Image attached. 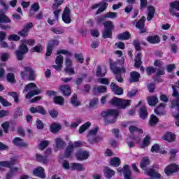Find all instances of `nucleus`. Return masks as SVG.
<instances>
[{
	"instance_id": "1",
	"label": "nucleus",
	"mask_w": 179,
	"mask_h": 179,
	"mask_svg": "<svg viewBox=\"0 0 179 179\" xmlns=\"http://www.w3.org/2000/svg\"><path fill=\"white\" fill-rule=\"evenodd\" d=\"M149 164H150L149 158H148V157L143 158L140 166H141V169L143 170L145 174H146V176H148L149 177H151V178H161L162 175L155 171L153 169L148 168Z\"/></svg>"
},
{
	"instance_id": "2",
	"label": "nucleus",
	"mask_w": 179,
	"mask_h": 179,
	"mask_svg": "<svg viewBox=\"0 0 179 179\" xmlns=\"http://www.w3.org/2000/svg\"><path fill=\"white\" fill-rule=\"evenodd\" d=\"M119 112L117 110L108 109L101 112V115L105 118L106 124H114L117 121Z\"/></svg>"
},
{
	"instance_id": "3",
	"label": "nucleus",
	"mask_w": 179,
	"mask_h": 179,
	"mask_svg": "<svg viewBox=\"0 0 179 179\" xmlns=\"http://www.w3.org/2000/svg\"><path fill=\"white\" fill-rule=\"evenodd\" d=\"M27 93L26 95V99H31L33 96H37L40 94V90L37 87V85L33 83L27 85L24 89V93Z\"/></svg>"
},
{
	"instance_id": "4",
	"label": "nucleus",
	"mask_w": 179,
	"mask_h": 179,
	"mask_svg": "<svg viewBox=\"0 0 179 179\" xmlns=\"http://www.w3.org/2000/svg\"><path fill=\"white\" fill-rule=\"evenodd\" d=\"M97 132H99V127H95L89 131L87 137L90 143H99L103 141V137L98 135Z\"/></svg>"
},
{
	"instance_id": "5",
	"label": "nucleus",
	"mask_w": 179,
	"mask_h": 179,
	"mask_svg": "<svg viewBox=\"0 0 179 179\" xmlns=\"http://www.w3.org/2000/svg\"><path fill=\"white\" fill-rule=\"evenodd\" d=\"M104 29L103 31V38H111L113 30H114V23L111 21H106L103 23Z\"/></svg>"
},
{
	"instance_id": "6",
	"label": "nucleus",
	"mask_w": 179,
	"mask_h": 179,
	"mask_svg": "<svg viewBox=\"0 0 179 179\" xmlns=\"http://www.w3.org/2000/svg\"><path fill=\"white\" fill-rule=\"evenodd\" d=\"M29 52V48L27 45H20L19 47V50L15 51V55L18 61H22L23 59V55Z\"/></svg>"
},
{
	"instance_id": "7",
	"label": "nucleus",
	"mask_w": 179,
	"mask_h": 179,
	"mask_svg": "<svg viewBox=\"0 0 179 179\" xmlns=\"http://www.w3.org/2000/svg\"><path fill=\"white\" fill-rule=\"evenodd\" d=\"M62 19L66 24H69V23L72 22V18L71 17V8L68 6L65 7L62 15Z\"/></svg>"
},
{
	"instance_id": "8",
	"label": "nucleus",
	"mask_w": 179,
	"mask_h": 179,
	"mask_svg": "<svg viewBox=\"0 0 179 179\" xmlns=\"http://www.w3.org/2000/svg\"><path fill=\"white\" fill-rule=\"evenodd\" d=\"M80 146H82V143L80 142L76 141L73 144L70 143L66 150L64 157H71L73 149H75V148H79Z\"/></svg>"
},
{
	"instance_id": "9",
	"label": "nucleus",
	"mask_w": 179,
	"mask_h": 179,
	"mask_svg": "<svg viewBox=\"0 0 179 179\" xmlns=\"http://www.w3.org/2000/svg\"><path fill=\"white\" fill-rule=\"evenodd\" d=\"M117 172L119 174H122L123 173L124 179H132L131 177V169L128 165H124L123 169L118 168Z\"/></svg>"
},
{
	"instance_id": "10",
	"label": "nucleus",
	"mask_w": 179,
	"mask_h": 179,
	"mask_svg": "<svg viewBox=\"0 0 179 179\" xmlns=\"http://www.w3.org/2000/svg\"><path fill=\"white\" fill-rule=\"evenodd\" d=\"M16 163H17V159L16 158H13L9 162H0V171H5V169L3 167H12V166H14Z\"/></svg>"
},
{
	"instance_id": "11",
	"label": "nucleus",
	"mask_w": 179,
	"mask_h": 179,
	"mask_svg": "<svg viewBox=\"0 0 179 179\" xmlns=\"http://www.w3.org/2000/svg\"><path fill=\"white\" fill-rule=\"evenodd\" d=\"M179 170V166L176 164H171L169 166H167L164 169V173L166 176H170L171 174H173V173H177Z\"/></svg>"
},
{
	"instance_id": "12",
	"label": "nucleus",
	"mask_w": 179,
	"mask_h": 179,
	"mask_svg": "<svg viewBox=\"0 0 179 179\" xmlns=\"http://www.w3.org/2000/svg\"><path fill=\"white\" fill-rule=\"evenodd\" d=\"M66 68L64 71L66 73L69 75H75V69L72 67V60L69 58H66L65 61Z\"/></svg>"
},
{
	"instance_id": "13",
	"label": "nucleus",
	"mask_w": 179,
	"mask_h": 179,
	"mask_svg": "<svg viewBox=\"0 0 179 179\" xmlns=\"http://www.w3.org/2000/svg\"><path fill=\"white\" fill-rule=\"evenodd\" d=\"M107 6H108V4L104 1H102L99 3H96L92 5V9H97V8H99L98 10L96 13V15H99V13H101V12H104V10L107 9Z\"/></svg>"
},
{
	"instance_id": "14",
	"label": "nucleus",
	"mask_w": 179,
	"mask_h": 179,
	"mask_svg": "<svg viewBox=\"0 0 179 179\" xmlns=\"http://www.w3.org/2000/svg\"><path fill=\"white\" fill-rule=\"evenodd\" d=\"M172 88L173 90L172 96H173V97H176V98L171 101V107L172 108L179 107V92L177 90L176 87L173 86Z\"/></svg>"
},
{
	"instance_id": "15",
	"label": "nucleus",
	"mask_w": 179,
	"mask_h": 179,
	"mask_svg": "<svg viewBox=\"0 0 179 179\" xmlns=\"http://www.w3.org/2000/svg\"><path fill=\"white\" fill-rule=\"evenodd\" d=\"M59 44V42L57 39L51 40L49 41L46 51L47 57H50V55H51L52 53V48H54V47H57Z\"/></svg>"
},
{
	"instance_id": "16",
	"label": "nucleus",
	"mask_w": 179,
	"mask_h": 179,
	"mask_svg": "<svg viewBox=\"0 0 179 179\" xmlns=\"http://www.w3.org/2000/svg\"><path fill=\"white\" fill-rule=\"evenodd\" d=\"M33 175L35 177H39V178L45 179L47 176L45 175V171L41 166H38L33 171Z\"/></svg>"
},
{
	"instance_id": "17",
	"label": "nucleus",
	"mask_w": 179,
	"mask_h": 179,
	"mask_svg": "<svg viewBox=\"0 0 179 179\" xmlns=\"http://www.w3.org/2000/svg\"><path fill=\"white\" fill-rule=\"evenodd\" d=\"M170 6L171 8H170L169 12L171 15H173L176 17H179V13H176V10H179V1H176L174 2L171 3Z\"/></svg>"
},
{
	"instance_id": "18",
	"label": "nucleus",
	"mask_w": 179,
	"mask_h": 179,
	"mask_svg": "<svg viewBox=\"0 0 179 179\" xmlns=\"http://www.w3.org/2000/svg\"><path fill=\"white\" fill-rule=\"evenodd\" d=\"M141 136H131L127 138L126 142L129 146V148H134L136 143H139L141 142Z\"/></svg>"
},
{
	"instance_id": "19",
	"label": "nucleus",
	"mask_w": 179,
	"mask_h": 179,
	"mask_svg": "<svg viewBox=\"0 0 179 179\" xmlns=\"http://www.w3.org/2000/svg\"><path fill=\"white\" fill-rule=\"evenodd\" d=\"M55 64L53 65V68L56 69V71H62V66L64 64V57L59 55L56 57Z\"/></svg>"
},
{
	"instance_id": "20",
	"label": "nucleus",
	"mask_w": 179,
	"mask_h": 179,
	"mask_svg": "<svg viewBox=\"0 0 179 179\" xmlns=\"http://www.w3.org/2000/svg\"><path fill=\"white\" fill-rule=\"evenodd\" d=\"M55 144L54 145V149L55 152H58V150H61V149H64L65 147V142L60 138H55Z\"/></svg>"
},
{
	"instance_id": "21",
	"label": "nucleus",
	"mask_w": 179,
	"mask_h": 179,
	"mask_svg": "<svg viewBox=\"0 0 179 179\" xmlns=\"http://www.w3.org/2000/svg\"><path fill=\"white\" fill-rule=\"evenodd\" d=\"M89 152L83 150H79L76 154V157L78 160H87V159H89Z\"/></svg>"
},
{
	"instance_id": "22",
	"label": "nucleus",
	"mask_w": 179,
	"mask_h": 179,
	"mask_svg": "<svg viewBox=\"0 0 179 179\" xmlns=\"http://www.w3.org/2000/svg\"><path fill=\"white\" fill-rule=\"evenodd\" d=\"M166 103H160L158 107H157L155 110V114L157 115H166Z\"/></svg>"
},
{
	"instance_id": "23",
	"label": "nucleus",
	"mask_w": 179,
	"mask_h": 179,
	"mask_svg": "<svg viewBox=\"0 0 179 179\" xmlns=\"http://www.w3.org/2000/svg\"><path fill=\"white\" fill-rule=\"evenodd\" d=\"M13 143L15 146H17L18 148H27L28 146V144L19 137H15L13 140Z\"/></svg>"
},
{
	"instance_id": "24",
	"label": "nucleus",
	"mask_w": 179,
	"mask_h": 179,
	"mask_svg": "<svg viewBox=\"0 0 179 179\" xmlns=\"http://www.w3.org/2000/svg\"><path fill=\"white\" fill-rule=\"evenodd\" d=\"M110 89L115 94H117V96H121V94H123L124 93V90L119 87L118 85H115V83H112L110 84Z\"/></svg>"
},
{
	"instance_id": "25",
	"label": "nucleus",
	"mask_w": 179,
	"mask_h": 179,
	"mask_svg": "<svg viewBox=\"0 0 179 179\" xmlns=\"http://www.w3.org/2000/svg\"><path fill=\"white\" fill-rule=\"evenodd\" d=\"M110 69H112L113 72L115 74L124 73L125 72L124 68L118 69V67L116 66L117 64L115 63L113 64L111 60H110Z\"/></svg>"
},
{
	"instance_id": "26",
	"label": "nucleus",
	"mask_w": 179,
	"mask_h": 179,
	"mask_svg": "<svg viewBox=\"0 0 179 179\" xmlns=\"http://www.w3.org/2000/svg\"><path fill=\"white\" fill-rule=\"evenodd\" d=\"M155 13H156V9L153 6H149L147 8V20L150 21L151 19H153V16H155Z\"/></svg>"
},
{
	"instance_id": "27",
	"label": "nucleus",
	"mask_w": 179,
	"mask_h": 179,
	"mask_svg": "<svg viewBox=\"0 0 179 179\" xmlns=\"http://www.w3.org/2000/svg\"><path fill=\"white\" fill-rule=\"evenodd\" d=\"M147 100L149 106L151 107H155L159 103V99H157L156 95L148 96Z\"/></svg>"
},
{
	"instance_id": "28",
	"label": "nucleus",
	"mask_w": 179,
	"mask_h": 179,
	"mask_svg": "<svg viewBox=\"0 0 179 179\" xmlns=\"http://www.w3.org/2000/svg\"><path fill=\"white\" fill-rule=\"evenodd\" d=\"M59 90L62 92L64 96H71V93H72L69 85H61L59 87Z\"/></svg>"
},
{
	"instance_id": "29",
	"label": "nucleus",
	"mask_w": 179,
	"mask_h": 179,
	"mask_svg": "<svg viewBox=\"0 0 179 179\" xmlns=\"http://www.w3.org/2000/svg\"><path fill=\"white\" fill-rule=\"evenodd\" d=\"M106 72H107V69H106V67L104 66L101 67L100 66H96V75L99 78H103V76H106Z\"/></svg>"
},
{
	"instance_id": "30",
	"label": "nucleus",
	"mask_w": 179,
	"mask_h": 179,
	"mask_svg": "<svg viewBox=\"0 0 179 179\" xmlns=\"http://www.w3.org/2000/svg\"><path fill=\"white\" fill-rule=\"evenodd\" d=\"M162 138L167 142H174V141H176V134L168 132L163 136Z\"/></svg>"
},
{
	"instance_id": "31",
	"label": "nucleus",
	"mask_w": 179,
	"mask_h": 179,
	"mask_svg": "<svg viewBox=\"0 0 179 179\" xmlns=\"http://www.w3.org/2000/svg\"><path fill=\"white\" fill-rule=\"evenodd\" d=\"M138 113H139L140 117L142 120H145V118H148V110L146 109V106L143 105L140 108Z\"/></svg>"
},
{
	"instance_id": "32",
	"label": "nucleus",
	"mask_w": 179,
	"mask_h": 179,
	"mask_svg": "<svg viewBox=\"0 0 179 179\" xmlns=\"http://www.w3.org/2000/svg\"><path fill=\"white\" fill-rule=\"evenodd\" d=\"M103 173L106 178H111L113 176H115V171L106 166L103 169Z\"/></svg>"
},
{
	"instance_id": "33",
	"label": "nucleus",
	"mask_w": 179,
	"mask_h": 179,
	"mask_svg": "<svg viewBox=\"0 0 179 179\" xmlns=\"http://www.w3.org/2000/svg\"><path fill=\"white\" fill-rule=\"evenodd\" d=\"M31 113L32 114H34L36 113H38L39 114H42L43 115H45V110L41 106H36V107H31L30 108Z\"/></svg>"
},
{
	"instance_id": "34",
	"label": "nucleus",
	"mask_w": 179,
	"mask_h": 179,
	"mask_svg": "<svg viewBox=\"0 0 179 179\" xmlns=\"http://www.w3.org/2000/svg\"><path fill=\"white\" fill-rule=\"evenodd\" d=\"M12 22L5 14L3 10H0V23H10Z\"/></svg>"
},
{
	"instance_id": "35",
	"label": "nucleus",
	"mask_w": 179,
	"mask_h": 179,
	"mask_svg": "<svg viewBox=\"0 0 179 179\" xmlns=\"http://www.w3.org/2000/svg\"><path fill=\"white\" fill-rule=\"evenodd\" d=\"M71 170H76L77 171H83L85 166L79 163H71Z\"/></svg>"
},
{
	"instance_id": "36",
	"label": "nucleus",
	"mask_w": 179,
	"mask_h": 179,
	"mask_svg": "<svg viewBox=\"0 0 179 179\" xmlns=\"http://www.w3.org/2000/svg\"><path fill=\"white\" fill-rule=\"evenodd\" d=\"M150 145V136H146L142 143L140 144V148L141 149H145V148H148Z\"/></svg>"
},
{
	"instance_id": "37",
	"label": "nucleus",
	"mask_w": 179,
	"mask_h": 179,
	"mask_svg": "<svg viewBox=\"0 0 179 179\" xmlns=\"http://www.w3.org/2000/svg\"><path fill=\"white\" fill-rule=\"evenodd\" d=\"M147 41L150 43V44H159V43H160V38L157 35L154 36H148L147 38Z\"/></svg>"
},
{
	"instance_id": "38",
	"label": "nucleus",
	"mask_w": 179,
	"mask_h": 179,
	"mask_svg": "<svg viewBox=\"0 0 179 179\" xmlns=\"http://www.w3.org/2000/svg\"><path fill=\"white\" fill-rule=\"evenodd\" d=\"M36 159L37 162H39L40 163H43V164H48V157H44L42 155L36 154Z\"/></svg>"
},
{
	"instance_id": "39",
	"label": "nucleus",
	"mask_w": 179,
	"mask_h": 179,
	"mask_svg": "<svg viewBox=\"0 0 179 179\" xmlns=\"http://www.w3.org/2000/svg\"><path fill=\"white\" fill-rule=\"evenodd\" d=\"M141 78V74L136 71H133L130 73V82H138Z\"/></svg>"
},
{
	"instance_id": "40",
	"label": "nucleus",
	"mask_w": 179,
	"mask_h": 179,
	"mask_svg": "<svg viewBox=\"0 0 179 179\" xmlns=\"http://www.w3.org/2000/svg\"><path fill=\"white\" fill-rule=\"evenodd\" d=\"M117 38L118 40H129L131 38V34L128 31L119 34Z\"/></svg>"
},
{
	"instance_id": "41",
	"label": "nucleus",
	"mask_w": 179,
	"mask_h": 179,
	"mask_svg": "<svg viewBox=\"0 0 179 179\" xmlns=\"http://www.w3.org/2000/svg\"><path fill=\"white\" fill-rule=\"evenodd\" d=\"M110 166H113V167H118V166L121 164V159L117 157H115L110 159Z\"/></svg>"
},
{
	"instance_id": "42",
	"label": "nucleus",
	"mask_w": 179,
	"mask_h": 179,
	"mask_svg": "<svg viewBox=\"0 0 179 179\" xmlns=\"http://www.w3.org/2000/svg\"><path fill=\"white\" fill-rule=\"evenodd\" d=\"M92 125V123L90 122H87L84 124H83L78 130L79 134H83L87 129H89L90 128V126Z\"/></svg>"
},
{
	"instance_id": "43",
	"label": "nucleus",
	"mask_w": 179,
	"mask_h": 179,
	"mask_svg": "<svg viewBox=\"0 0 179 179\" xmlns=\"http://www.w3.org/2000/svg\"><path fill=\"white\" fill-rule=\"evenodd\" d=\"M21 45H30L31 47H33L34 44H36V41L34 39H24L21 41Z\"/></svg>"
},
{
	"instance_id": "44",
	"label": "nucleus",
	"mask_w": 179,
	"mask_h": 179,
	"mask_svg": "<svg viewBox=\"0 0 179 179\" xmlns=\"http://www.w3.org/2000/svg\"><path fill=\"white\" fill-rule=\"evenodd\" d=\"M159 122V118L155 115H151L149 120V124L151 127H155Z\"/></svg>"
},
{
	"instance_id": "45",
	"label": "nucleus",
	"mask_w": 179,
	"mask_h": 179,
	"mask_svg": "<svg viewBox=\"0 0 179 179\" xmlns=\"http://www.w3.org/2000/svg\"><path fill=\"white\" fill-rule=\"evenodd\" d=\"M71 103L74 107H78V106H80V101H79V100H78V96H76V94H73V96L71 97Z\"/></svg>"
},
{
	"instance_id": "46",
	"label": "nucleus",
	"mask_w": 179,
	"mask_h": 179,
	"mask_svg": "<svg viewBox=\"0 0 179 179\" xmlns=\"http://www.w3.org/2000/svg\"><path fill=\"white\" fill-rule=\"evenodd\" d=\"M48 145H50V141L48 140H43L41 141L38 144L39 150H44Z\"/></svg>"
},
{
	"instance_id": "47",
	"label": "nucleus",
	"mask_w": 179,
	"mask_h": 179,
	"mask_svg": "<svg viewBox=\"0 0 179 179\" xmlns=\"http://www.w3.org/2000/svg\"><path fill=\"white\" fill-rule=\"evenodd\" d=\"M53 101L55 104H59V106H64L65 99H64V97L62 96H57L54 98Z\"/></svg>"
},
{
	"instance_id": "48",
	"label": "nucleus",
	"mask_w": 179,
	"mask_h": 179,
	"mask_svg": "<svg viewBox=\"0 0 179 179\" xmlns=\"http://www.w3.org/2000/svg\"><path fill=\"white\" fill-rule=\"evenodd\" d=\"M60 129H61V125H59V124L53 123L50 126V131L53 134H55L56 132H58V131H59Z\"/></svg>"
},
{
	"instance_id": "49",
	"label": "nucleus",
	"mask_w": 179,
	"mask_h": 179,
	"mask_svg": "<svg viewBox=\"0 0 179 179\" xmlns=\"http://www.w3.org/2000/svg\"><path fill=\"white\" fill-rule=\"evenodd\" d=\"M121 100L122 99L114 97L113 99H112L110 104H113V106H116V107H120V108H121Z\"/></svg>"
},
{
	"instance_id": "50",
	"label": "nucleus",
	"mask_w": 179,
	"mask_h": 179,
	"mask_svg": "<svg viewBox=\"0 0 179 179\" xmlns=\"http://www.w3.org/2000/svg\"><path fill=\"white\" fill-rule=\"evenodd\" d=\"M129 130L131 134H135V132L137 134H143V130H142V129H138V127L135 126H130L129 127Z\"/></svg>"
},
{
	"instance_id": "51",
	"label": "nucleus",
	"mask_w": 179,
	"mask_h": 179,
	"mask_svg": "<svg viewBox=\"0 0 179 179\" xmlns=\"http://www.w3.org/2000/svg\"><path fill=\"white\" fill-rule=\"evenodd\" d=\"M131 105V100L129 99H122L120 102V108H127V107H129V106Z\"/></svg>"
},
{
	"instance_id": "52",
	"label": "nucleus",
	"mask_w": 179,
	"mask_h": 179,
	"mask_svg": "<svg viewBox=\"0 0 179 179\" xmlns=\"http://www.w3.org/2000/svg\"><path fill=\"white\" fill-rule=\"evenodd\" d=\"M94 92L95 93H106L107 92V87L106 86H99L94 88Z\"/></svg>"
},
{
	"instance_id": "53",
	"label": "nucleus",
	"mask_w": 179,
	"mask_h": 179,
	"mask_svg": "<svg viewBox=\"0 0 179 179\" xmlns=\"http://www.w3.org/2000/svg\"><path fill=\"white\" fill-rule=\"evenodd\" d=\"M7 82L10 83H16V80L15 79V74L13 73H9L6 76Z\"/></svg>"
},
{
	"instance_id": "54",
	"label": "nucleus",
	"mask_w": 179,
	"mask_h": 179,
	"mask_svg": "<svg viewBox=\"0 0 179 179\" xmlns=\"http://www.w3.org/2000/svg\"><path fill=\"white\" fill-rule=\"evenodd\" d=\"M141 54L140 52L137 53L135 59V66L136 68H139L142 65V62L141 61Z\"/></svg>"
},
{
	"instance_id": "55",
	"label": "nucleus",
	"mask_w": 179,
	"mask_h": 179,
	"mask_svg": "<svg viewBox=\"0 0 179 179\" xmlns=\"http://www.w3.org/2000/svg\"><path fill=\"white\" fill-rule=\"evenodd\" d=\"M145 20H146V18L145 17H142L141 20L136 24L137 29H143V27H145Z\"/></svg>"
},
{
	"instance_id": "56",
	"label": "nucleus",
	"mask_w": 179,
	"mask_h": 179,
	"mask_svg": "<svg viewBox=\"0 0 179 179\" xmlns=\"http://www.w3.org/2000/svg\"><path fill=\"white\" fill-rule=\"evenodd\" d=\"M64 0H54L53 5L52 6V9H58L64 3Z\"/></svg>"
},
{
	"instance_id": "57",
	"label": "nucleus",
	"mask_w": 179,
	"mask_h": 179,
	"mask_svg": "<svg viewBox=\"0 0 179 179\" xmlns=\"http://www.w3.org/2000/svg\"><path fill=\"white\" fill-rule=\"evenodd\" d=\"M0 103L3 107H10L12 103H10L8 100L5 99L3 96H0Z\"/></svg>"
},
{
	"instance_id": "58",
	"label": "nucleus",
	"mask_w": 179,
	"mask_h": 179,
	"mask_svg": "<svg viewBox=\"0 0 179 179\" xmlns=\"http://www.w3.org/2000/svg\"><path fill=\"white\" fill-rule=\"evenodd\" d=\"M83 121V120L80 117L76 119V120L71 123V124L70 126L71 128H78V126L80 124H82Z\"/></svg>"
},
{
	"instance_id": "59",
	"label": "nucleus",
	"mask_w": 179,
	"mask_h": 179,
	"mask_svg": "<svg viewBox=\"0 0 179 179\" xmlns=\"http://www.w3.org/2000/svg\"><path fill=\"white\" fill-rule=\"evenodd\" d=\"M43 50H44V48H43V45H38L31 48L30 51L31 52H42Z\"/></svg>"
},
{
	"instance_id": "60",
	"label": "nucleus",
	"mask_w": 179,
	"mask_h": 179,
	"mask_svg": "<svg viewBox=\"0 0 179 179\" xmlns=\"http://www.w3.org/2000/svg\"><path fill=\"white\" fill-rule=\"evenodd\" d=\"M117 16H118V14L114 12H108L104 15V17H107L108 19H115Z\"/></svg>"
},
{
	"instance_id": "61",
	"label": "nucleus",
	"mask_w": 179,
	"mask_h": 179,
	"mask_svg": "<svg viewBox=\"0 0 179 179\" xmlns=\"http://www.w3.org/2000/svg\"><path fill=\"white\" fill-rule=\"evenodd\" d=\"M27 71H29V80H34V79H36V73L34 72V70H33V69L31 67V69H27Z\"/></svg>"
},
{
	"instance_id": "62",
	"label": "nucleus",
	"mask_w": 179,
	"mask_h": 179,
	"mask_svg": "<svg viewBox=\"0 0 179 179\" xmlns=\"http://www.w3.org/2000/svg\"><path fill=\"white\" fill-rule=\"evenodd\" d=\"M8 40H9V41H19V40H20V36L13 34L8 37Z\"/></svg>"
},
{
	"instance_id": "63",
	"label": "nucleus",
	"mask_w": 179,
	"mask_h": 179,
	"mask_svg": "<svg viewBox=\"0 0 179 179\" xmlns=\"http://www.w3.org/2000/svg\"><path fill=\"white\" fill-rule=\"evenodd\" d=\"M27 69H31V67H30V66H24V71H21V73H20L21 77L22 78H26V76H27V75H29V73H30V71H27Z\"/></svg>"
},
{
	"instance_id": "64",
	"label": "nucleus",
	"mask_w": 179,
	"mask_h": 179,
	"mask_svg": "<svg viewBox=\"0 0 179 179\" xmlns=\"http://www.w3.org/2000/svg\"><path fill=\"white\" fill-rule=\"evenodd\" d=\"M8 96H11L14 99L15 103L19 101V95L16 92H8Z\"/></svg>"
}]
</instances>
